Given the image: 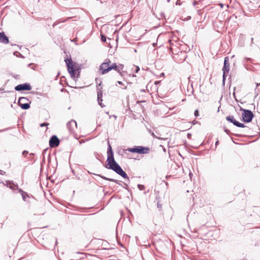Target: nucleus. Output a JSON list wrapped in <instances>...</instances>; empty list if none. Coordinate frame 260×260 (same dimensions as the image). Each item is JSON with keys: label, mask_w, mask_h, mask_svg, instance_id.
Wrapping results in <instances>:
<instances>
[{"label": "nucleus", "mask_w": 260, "mask_h": 260, "mask_svg": "<svg viewBox=\"0 0 260 260\" xmlns=\"http://www.w3.org/2000/svg\"><path fill=\"white\" fill-rule=\"evenodd\" d=\"M259 85H260V83H257L256 86V87H257Z\"/></svg>", "instance_id": "29"}, {"label": "nucleus", "mask_w": 260, "mask_h": 260, "mask_svg": "<svg viewBox=\"0 0 260 260\" xmlns=\"http://www.w3.org/2000/svg\"><path fill=\"white\" fill-rule=\"evenodd\" d=\"M19 192H22V196L23 198V200H25V196H24V194H26V193L25 192H23L22 191V190L21 189H19Z\"/></svg>", "instance_id": "21"}, {"label": "nucleus", "mask_w": 260, "mask_h": 260, "mask_svg": "<svg viewBox=\"0 0 260 260\" xmlns=\"http://www.w3.org/2000/svg\"><path fill=\"white\" fill-rule=\"evenodd\" d=\"M15 89L16 91L30 90L31 89V87L29 83H26L17 85L15 87Z\"/></svg>", "instance_id": "9"}, {"label": "nucleus", "mask_w": 260, "mask_h": 260, "mask_svg": "<svg viewBox=\"0 0 260 260\" xmlns=\"http://www.w3.org/2000/svg\"><path fill=\"white\" fill-rule=\"evenodd\" d=\"M126 150L131 152L138 154H147L149 152V148L143 146H136L133 148H128Z\"/></svg>", "instance_id": "3"}, {"label": "nucleus", "mask_w": 260, "mask_h": 260, "mask_svg": "<svg viewBox=\"0 0 260 260\" xmlns=\"http://www.w3.org/2000/svg\"><path fill=\"white\" fill-rule=\"evenodd\" d=\"M101 40L104 42L106 41V37L104 35H102V34H101Z\"/></svg>", "instance_id": "19"}, {"label": "nucleus", "mask_w": 260, "mask_h": 260, "mask_svg": "<svg viewBox=\"0 0 260 260\" xmlns=\"http://www.w3.org/2000/svg\"><path fill=\"white\" fill-rule=\"evenodd\" d=\"M133 70L135 73H138L140 70V68L138 66H135L134 69H133Z\"/></svg>", "instance_id": "17"}, {"label": "nucleus", "mask_w": 260, "mask_h": 260, "mask_svg": "<svg viewBox=\"0 0 260 260\" xmlns=\"http://www.w3.org/2000/svg\"><path fill=\"white\" fill-rule=\"evenodd\" d=\"M31 69L35 70V68H34V67H32Z\"/></svg>", "instance_id": "35"}, {"label": "nucleus", "mask_w": 260, "mask_h": 260, "mask_svg": "<svg viewBox=\"0 0 260 260\" xmlns=\"http://www.w3.org/2000/svg\"><path fill=\"white\" fill-rule=\"evenodd\" d=\"M194 116L196 117H197L199 116V111L198 110H196L194 112Z\"/></svg>", "instance_id": "22"}, {"label": "nucleus", "mask_w": 260, "mask_h": 260, "mask_svg": "<svg viewBox=\"0 0 260 260\" xmlns=\"http://www.w3.org/2000/svg\"><path fill=\"white\" fill-rule=\"evenodd\" d=\"M22 154L24 156H25L28 154V151L26 150H24L22 152Z\"/></svg>", "instance_id": "23"}, {"label": "nucleus", "mask_w": 260, "mask_h": 260, "mask_svg": "<svg viewBox=\"0 0 260 260\" xmlns=\"http://www.w3.org/2000/svg\"><path fill=\"white\" fill-rule=\"evenodd\" d=\"M226 119L228 121L233 123L234 125L239 127H245L246 126L242 123H240L236 121L233 116H229L226 117Z\"/></svg>", "instance_id": "10"}, {"label": "nucleus", "mask_w": 260, "mask_h": 260, "mask_svg": "<svg viewBox=\"0 0 260 260\" xmlns=\"http://www.w3.org/2000/svg\"><path fill=\"white\" fill-rule=\"evenodd\" d=\"M251 41H252V42H253V38H251Z\"/></svg>", "instance_id": "33"}, {"label": "nucleus", "mask_w": 260, "mask_h": 260, "mask_svg": "<svg viewBox=\"0 0 260 260\" xmlns=\"http://www.w3.org/2000/svg\"><path fill=\"white\" fill-rule=\"evenodd\" d=\"M59 144V140L56 136L51 137L49 140V145L51 148L57 147Z\"/></svg>", "instance_id": "11"}, {"label": "nucleus", "mask_w": 260, "mask_h": 260, "mask_svg": "<svg viewBox=\"0 0 260 260\" xmlns=\"http://www.w3.org/2000/svg\"><path fill=\"white\" fill-rule=\"evenodd\" d=\"M99 176H100L103 179L106 180L114 182H115L116 183H117V184L119 183H118V181L117 180H116V179H112V178H107V177H104V176H101L100 175H99Z\"/></svg>", "instance_id": "15"}, {"label": "nucleus", "mask_w": 260, "mask_h": 260, "mask_svg": "<svg viewBox=\"0 0 260 260\" xmlns=\"http://www.w3.org/2000/svg\"><path fill=\"white\" fill-rule=\"evenodd\" d=\"M77 41V38H75L74 39H73V40H72V42H75Z\"/></svg>", "instance_id": "26"}, {"label": "nucleus", "mask_w": 260, "mask_h": 260, "mask_svg": "<svg viewBox=\"0 0 260 260\" xmlns=\"http://www.w3.org/2000/svg\"><path fill=\"white\" fill-rule=\"evenodd\" d=\"M192 176V174L190 173H189V176H190V178H191V176Z\"/></svg>", "instance_id": "28"}, {"label": "nucleus", "mask_w": 260, "mask_h": 260, "mask_svg": "<svg viewBox=\"0 0 260 260\" xmlns=\"http://www.w3.org/2000/svg\"><path fill=\"white\" fill-rule=\"evenodd\" d=\"M111 62L110 59H106L105 62L102 63L100 67V70L102 74H105L110 71V67Z\"/></svg>", "instance_id": "5"}, {"label": "nucleus", "mask_w": 260, "mask_h": 260, "mask_svg": "<svg viewBox=\"0 0 260 260\" xmlns=\"http://www.w3.org/2000/svg\"><path fill=\"white\" fill-rule=\"evenodd\" d=\"M102 82H101L99 83V86L97 87V95H98V101L99 102V105L102 107H103L104 106L102 105V88H100L99 86L101 85Z\"/></svg>", "instance_id": "13"}, {"label": "nucleus", "mask_w": 260, "mask_h": 260, "mask_svg": "<svg viewBox=\"0 0 260 260\" xmlns=\"http://www.w3.org/2000/svg\"><path fill=\"white\" fill-rule=\"evenodd\" d=\"M0 42L4 44H8L9 43V38L4 32H0Z\"/></svg>", "instance_id": "14"}, {"label": "nucleus", "mask_w": 260, "mask_h": 260, "mask_svg": "<svg viewBox=\"0 0 260 260\" xmlns=\"http://www.w3.org/2000/svg\"><path fill=\"white\" fill-rule=\"evenodd\" d=\"M155 43H153V45L154 46H155Z\"/></svg>", "instance_id": "34"}, {"label": "nucleus", "mask_w": 260, "mask_h": 260, "mask_svg": "<svg viewBox=\"0 0 260 260\" xmlns=\"http://www.w3.org/2000/svg\"><path fill=\"white\" fill-rule=\"evenodd\" d=\"M117 83L120 84V85H123V83H122V82L121 81H118Z\"/></svg>", "instance_id": "25"}, {"label": "nucleus", "mask_w": 260, "mask_h": 260, "mask_svg": "<svg viewBox=\"0 0 260 260\" xmlns=\"http://www.w3.org/2000/svg\"><path fill=\"white\" fill-rule=\"evenodd\" d=\"M138 187L141 190H142L145 189V186L143 185L138 184Z\"/></svg>", "instance_id": "18"}, {"label": "nucleus", "mask_w": 260, "mask_h": 260, "mask_svg": "<svg viewBox=\"0 0 260 260\" xmlns=\"http://www.w3.org/2000/svg\"><path fill=\"white\" fill-rule=\"evenodd\" d=\"M240 110L242 111V117L243 121L245 122H250L252 121L254 115L249 110L241 108Z\"/></svg>", "instance_id": "2"}, {"label": "nucleus", "mask_w": 260, "mask_h": 260, "mask_svg": "<svg viewBox=\"0 0 260 260\" xmlns=\"http://www.w3.org/2000/svg\"><path fill=\"white\" fill-rule=\"evenodd\" d=\"M14 54L17 56H18V54H19V56L21 57H23V56H22V55L21 54H20V53H19L17 51H15L14 53Z\"/></svg>", "instance_id": "20"}, {"label": "nucleus", "mask_w": 260, "mask_h": 260, "mask_svg": "<svg viewBox=\"0 0 260 260\" xmlns=\"http://www.w3.org/2000/svg\"><path fill=\"white\" fill-rule=\"evenodd\" d=\"M107 155L108 157L107 162H108V165L109 166L108 168L113 170L123 178L128 179V177L126 173L122 169L121 167L115 160L112 147L109 142L107 150Z\"/></svg>", "instance_id": "1"}, {"label": "nucleus", "mask_w": 260, "mask_h": 260, "mask_svg": "<svg viewBox=\"0 0 260 260\" xmlns=\"http://www.w3.org/2000/svg\"><path fill=\"white\" fill-rule=\"evenodd\" d=\"M6 129H1V130H0V133L3 132L5 131Z\"/></svg>", "instance_id": "27"}, {"label": "nucleus", "mask_w": 260, "mask_h": 260, "mask_svg": "<svg viewBox=\"0 0 260 260\" xmlns=\"http://www.w3.org/2000/svg\"><path fill=\"white\" fill-rule=\"evenodd\" d=\"M32 63H29V64H28V66L29 67V66H31V65H32Z\"/></svg>", "instance_id": "31"}, {"label": "nucleus", "mask_w": 260, "mask_h": 260, "mask_svg": "<svg viewBox=\"0 0 260 260\" xmlns=\"http://www.w3.org/2000/svg\"><path fill=\"white\" fill-rule=\"evenodd\" d=\"M113 116H114V118H115V119L117 118L116 116L114 115Z\"/></svg>", "instance_id": "32"}, {"label": "nucleus", "mask_w": 260, "mask_h": 260, "mask_svg": "<svg viewBox=\"0 0 260 260\" xmlns=\"http://www.w3.org/2000/svg\"><path fill=\"white\" fill-rule=\"evenodd\" d=\"M230 70V64L229 63V58L225 57L224 60V66L222 68L223 71V82H224L225 77L228 75Z\"/></svg>", "instance_id": "7"}, {"label": "nucleus", "mask_w": 260, "mask_h": 260, "mask_svg": "<svg viewBox=\"0 0 260 260\" xmlns=\"http://www.w3.org/2000/svg\"><path fill=\"white\" fill-rule=\"evenodd\" d=\"M67 126L70 133L74 132V130L77 128V123L74 120H71L69 121L67 124Z\"/></svg>", "instance_id": "12"}, {"label": "nucleus", "mask_w": 260, "mask_h": 260, "mask_svg": "<svg viewBox=\"0 0 260 260\" xmlns=\"http://www.w3.org/2000/svg\"><path fill=\"white\" fill-rule=\"evenodd\" d=\"M133 77H136V75H133Z\"/></svg>", "instance_id": "36"}, {"label": "nucleus", "mask_w": 260, "mask_h": 260, "mask_svg": "<svg viewBox=\"0 0 260 260\" xmlns=\"http://www.w3.org/2000/svg\"><path fill=\"white\" fill-rule=\"evenodd\" d=\"M70 19V17H68L67 18V20ZM67 20V19H65V20H57L56 21H55L53 24V27H54L55 25H57L58 24L60 23H61V22H65Z\"/></svg>", "instance_id": "16"}, {"label": "nucleus", "mask_w": 260, "mask_h": 260, "mask_svg": "<svg viewBox=\"0 0 260 260\" xmlns=\"http://www.w3.org/2000/svg\"><path fill=\"white\" fill-rule=\"evenodd\" d=\"M29 100L27 98L20 97L18 100V104L22 109L27 110L30 107L29 104L30 102H29V103H26Z\"/></svg>", "instance_id": "6"}, {"label": "nucleus", "mask_w": 260, "mask_h": 260, "mask_svg": "<svg viewBox=\"0 0 260 260\" xmlns=\"http://www.w3.org/2000/svg\"><path fill=\"white\" fill-rule=\"evenodd\" d=\"M218 141H217L216 143H215V145H217L218 144Z\"/></svg>", "instance_id": "30"}, {"label": "nucleus", "mask_w": 260, "mask_h": 260, "mask_svg": "<svg viewBox=\"0 0 260 260\" xmlns=\"http://www.w3.org/2000/svg\"><path fill=\"white\" fill-rule=\"evenodd\" d=\"M64 61L66 62L68 72L70 74L71 77H75V72L74 69V63L71 59H66Z\"/></svg>", "instance_id": "4"}, {"label": "nucleus", "mask_w": 260, "mask_h": 260, "mask_svg": "<svg viewBox=\"0 0 260 260\" xmlns=\"http://www.w3.org/2000/svg\"><path fill=\"white\" fill-rule=\"evenodd\" d=\"M49 124L47 123H43L42 124H40V126L41 127H43V126H47Z\"/></svg>", "instance_id": "24"}, {"label": "nucleus", "mask_w": 260, "mask_h": 260, "mask_svg": "<svg viewBox=\"0 0 260 260\" xmlns=\"http://www.w3.org/2000/svg\"><path fill=\"white\" fill-rule=\"evenodd\" d=\"M123 68L124 66L122 64L117 65L116 63H113L111 64H110V71L112 70H115L118 73H119L121 76H123V74L121 72V71L123 70Z\"/></svg>", "instance_id": "8"}]
</instances>
